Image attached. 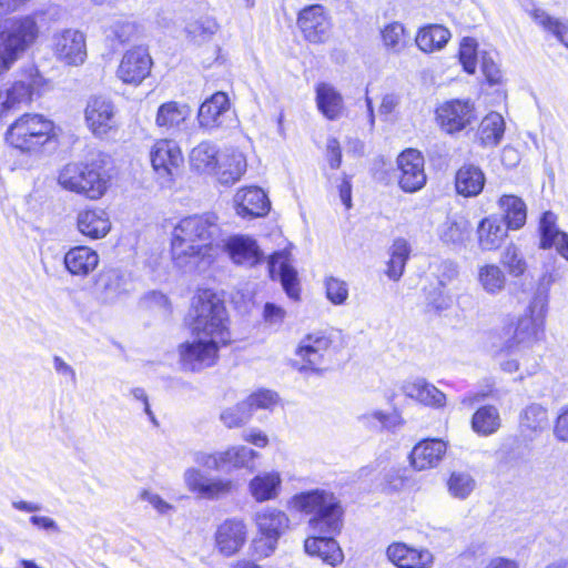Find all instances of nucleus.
Wrapping results in <instances>:
<instances>
[{"instance_id": "1", "label": "nucleus", "mask_w": 568, "mask_h": 568, "mask_svg": "<svg viewBox=\"0 0 568 568\" xmlns=\"http://www.w3.org/2000/svg\"><path fill=\"white\" fill-rule=\"evenodd\" d=\"M214 214L190 215L172 231L171 256L174 265L192 271L210 264L221 250V230Z\"/></svg>"}, {"instance_id": "2", "label": "nucleus", "mask_w": 568, "mask_h": 568, "mask_svg": "<svg viewBox=\"0 0 568 568\" xmlns=\"http://www.w3.org/2000/svg\"><path fill=\"white\" fill-rule=\"evenodd\" d=\"M186 325L193 337L226 346L231 343L230 322L223 301L211 290H200L192 297Z\"/></svg>"}, {"instance_id": "3", "label": "nucleus", "mask_w": 568, "mask_h": 568, "mask_svg": "<svg viewBox=\"0 0 568 568\" xmlns=\"http://www.w3.org/2000/svg\"><path fill=\"white\" fill-rule=\"evenodd\" d=\"M288 507L310 515V528L316 534L337 535L342 529L343 509L338 498L325 489H311L292 496Z\"/></svg>"}, {"instance_id": "4", "label": "nucleus", "mask_w": 568, "mask_h": 568, "mask_svg": "<svg viewBox=\"0 0 568 568\" xmlns=\"http://www.w3.org/2000/svg\"><path fill=\"white\" fill-rule=\"evenodd\" d=\"M58 183L67 191L98 200L106 192L109 178L105 175L102 161L92 159L65 164L59 171Z\"/></svg>"}, {"instance_id": "5", "label": "nucleus", "mask_w": 568, "mask_h": 568, "mask_svg": "<svg viewBox=\"0 0 568 568\" xmlns=\"http://www.w3.org/2000/svg\"><path fill=\"white\" fill-rule=\"evenodd\" d=\"M38 34L39 27L32 16L8 19L0 24V73L34 43Z\"/></svg>"}, {"instance_id": "6", "label": "nucleus", "mask_w": 568, "mask_h": 568, "mask_svg": "<svg viewBox=\"0 0 568 568\" xmlns=\"http://www.w3.org/2000/svg\"><path fill=\"white\" fill-rule=\"evenodd\" d=\"M53 122L39 113H26L7 130V142L24 153H37L53 136Z\"/></svg>"}, {"instance_id": "7", "label": "nucleus", "mask_w": 568, "mask_h": 568, "mask_svg": "<svg viewBox=\"0 0 568 568\" xmlns=\"http://www.w3.org/2000/svg\"><path fill=\"white\" fill-rule=\"evenodd\" d=\"M547 312V297L536 294L529 302L524 314L516 324L514 334L507 339L505 347L508 352H524L532 348L544 338L545 315Z\"/></svg>"}, {"instance_id": "8", "label": "nucleus", "mask_w": 568, "mask_h": 568, "mask_svg": "<svg viewBox=\"0 0 568 568\" xmlns=\"http://www.w3.org/2000/svg\"><path fill=\"white\" fill-rule=\"evenodd\" d=\"M332 338L325 332H313L304 336L295 351L297 359L293 366L301 373L321 374L327 368Z\"/></svg>"}, {"instance_id": "9", "label": "nucleus", "mask_w": 568, "mask_h": 568, "mask_svg": "<svg viewBox=\"0 0 568 568\" xmlns=\"http://www.w3.org/2000/svg\"><path fill=\"white\" fill-rule=\"evenodd\" d=\"M45 85L44 78L34 65L24 68L19 78L10 85L0 90V113H4L29 103L39 95Z\"/></svg>"}, {"instance_id": "10", "label": "nucleus", "mask_w": 568, "mask_h": 568, "mask_svg": "<svg viewBox=\"0 0 568 568\" xmlns=\"http://www.w3.org/2000/svg\"><path fill=\"white\" fill-rule=\"evenodd\" d=\"M150 161L161 186L170 187L184 159L179 144L171 139H159L150 149Z\"/></svg>"}, {"instance_id": "11", "label": "nucleus", "mask_w": 568, "mask_h": 568, "mask_svg": "<svg viewBox=\"0 0 568 568\" xmlns=\"http://www.w3.org/2000/svg\"><path fill=\"white\" fill-rule=\"evenodd\" d=\"M222 346L216 342L201 337L185 341L178 347L181 367L187 372H201L214 366Z\"/></svg>"}, {"instance_id": "12", "label": "nucleus", "mask_w": 568, "mask_h": 568, "mask_svg": "<svg viewBox=\"0 0 568 568\" xmlns=\"http://www.w3.org/2000/svg\"><path fill=\"white\" fill-rule=\"evenodd\" d=\"M436 120L446 133H458L473 125L477 120L475 104L469 100L446 101L437 106Z\"/></svg>"}, {"instance_id": "13", "label": "nucleus", "mask_w": 568, "mask_h": 568, "mask_svg": "<svg viewBox=\"0 0 568 568\" xmlns=\"http://www.w3.org/2000/svg\"><path fill=\"white\" fill-rule=\"evenodd\" d=\"M187 489L203 499H219L227 496L235 489V483L230 478L206 477L195 467H189L183 474Z\"/></svg>"}, {"instance_id": "14", "label": "nucleus", "mask_w": 568, "mask_h": 568, "mask_svg": "<svg viewBox=\"0 0 568 568\" xmlns=\"http://www.w3.org/2000/svg\"><path fill=\"white\" fill-rule=\"evenodd\" d=\"M397 180L399 187L406 193H414L426 184L425 161L423 154L415 149H407L397 156Z\"/></svg>"}, {"instance_id": "15", "label": "nucleus", "mask_w": 568, "mask_h": 568, "mask_svg": "<svg viewBox=\"0 0 568 568\" xmlns=\"http://www.w3.org/2000/svg\"><path fill=\"white\" fill-rule=\"evenodd\" d=\"M88 128L95 136H104L116 128V108L113 101L104 95L91 97L84 110Z\"/></svg>"}, {"instance_id": "16", "label": "nucleus", "mask_w": 568, "mask_h": 568, "mask_svg": "<svg viewBox=\"0 0 568 568\" xmlns=\"http://www.w3.org/2000/svg\"><path fill=\"white\" fill-rule=\"evenodd\" d=\"M54 57L68 64L80 65L87 59L85 36L75 29H64L52 36Z\"/></svg>"}, {"instance_id": "17", "label": "nucleus", "mask_w": 568, "mask_h": 568, "mask_svg": "<svg viewBox=\"0 0 568 568\" xmlns=\"http://www.w3.org/2000/svg\"><path fill=\"white\" fill-rule=\"evenodd\" d=\"M151 68L148 50L135 47L123 54L115 75L123 84L139 87L150 75Z\"/></svg>"}, {"instance_id": "18", "label": "nucleus", "mask_w": 568, "mask_h": 568, "mask_svg": "<svg viewBox=\"0 0 568 568\" xmlns=\"http://www.w3.org/2000/svg\"><path fill=\"white\" fill-rule=\"evenodd\" d=\"M129 276L123 271L119 268H106L98 276L95 295L102 304L111 305L121 301L129 294Z\"/></svg>"}, {"instance_id": "19", "label": "nucleus", "mask_w": 568, "mask_h": 568, "mask_svg": "<svg viewBox=\"0 0 568 568\" xmlns=\"http://www.w3.org/2000/svg\"><path fill=\"white\" fill-rule=\"evenodd\" d=\"M214 537L217 551L224 557H231L245 545L247 526L243 519L230 518L219 525Z\"/></svg>"}, {"instance_id": "20", "label": "nucleus", "mask_w": 568, "mask_h": 568, "mask_svg": "<svg viewBox=\"0 0 568 568\" xmlns=\"http://www.w3.org/2000/svg\"><path fill=\"white\" fill-rule=\"evenodd\" d=\"M226 251L231 261L241 266L253 267L260 264L264 254L256 240L248 235H233L227 240H221V247Z\"/></svg>"}, {"instance_id": "21", "label": "nucleus", "mask_w": 568, "mask_h": 568, "mask_svg": "<svg viewBox=\"0 0 568 568\" xmlns=\"http://www.w3.org/2000/svg\"><path fill=\"white\" fill-rule=\"evenodd\" d=\"M297 23L310 42L323 43L329 37L331 22L321 4L304 8L300 12Z\"/></svg>"}, {"instance_id": "22", "label": "nucleus", "mask_w": 568, "mask_h": 568, "mask_svg": "<svg viewBox=\"0 0 568 568\" xmlns=\"http://www.w3.org/2000/svg\"><path fill=\"white\" fill-rule=\"evenodd\" d=\"M268 271L273 280L278 278L283 290L292 300L300 297L297 272L292 265L291 252L285 248L273 253L268 258Z\"/></svg>"}, {"instance_id": "23", "label": "nucleus", "mask_w": 568, "mask_h": 568, "mask_svg": "<svg viewBox=\"0 0 568 568\" xmlns=\"http://www.w3.org/2000/svg\"><path fill=\"white\" fill-rule=\"evenodd\" d=\"M236 214L243 219H254L266 215L271 209V202L265 192L257 186L240 189L234 195Z\"/></svg>"}, {"instance_id": "24", "label": "nucleus", "mask_w": 568, "mask_h": 568, "mask_svg": "<svg viewBox=\"0 0 568 568\" xmlns=\"http://www.w3.org/2000/svg\"><path fill=\"white\" fill-rule=\"evenodd\" d=\"M387 559L397 568H430L433 555L427 549H417L404 542H393L386 548Z\"/></svg>"}, {"instance_id": "25", "label": "nucleus", "mask_w": 568, "mask_h": 568, "mask_svg": "<svg viewBox=\"0 0 568 568\" xmlns=\"http://www.w3.org/2000/svg\"><path fill=\"white\" fill-rule=\"evenodd\" d=\"M230 118V101L224 92H216L200 106L197 120L201 128L214 130L226 125Z\"/></svg>"}, {"instance_id": "26", "label": "nucleus", "mask_w": 568, "mask_h": 568, "mask_svg": "<svg viewBox=\"0 0 568 568\" xmlns=\"http://www.w3.org/2000/svg\"><path fill=\"white\" fill-rule=\"evenodd\" d=\"M253 521L260 535L278 539L290 528V517L276 507H263L253 516Z\"/></svg>"}, {"instance_id": "27", "label": "nucleus", "mask_w": 568, "mask_h": 568, "mask_svg": "<svg viewBox=\"0 0 568 568\" xmlns=\"http://www.w3.org/2000/svg\"><path fill=\"white\" fill-rule=\"evenodd\" d=\"M245 155L234 148H226L219 156L215 176L223 185H232L240 181L246 172Z\"/></svg>"}, {"instance_id": "28", "label": "nucleus", "mask_w": 568, "mask_h": 568, "mask_svg": "<svg viewBox=\"0 0 568 568\" xmlns=\"http://www.w3.org/2000/svg\"><path fill=\"white\" fill-rule=\"evenodd\" d=\"M540 248L555 247L557 253L568 261V233L557 226V215L550 211L545 212L539 222Z\"/></svg>"}, {"instance_id": "29", "label": "nucleus", "mask_w": 568, "mask_h": 568, "mask_svg": "<svg viewBox=\"0 0 568 568\" xmlns=\"http://www.w3.org/2000/svg\"><path fill=\"white\" fill-rule=\"evenodd\" d=\"M282 476L277 470L261 471L250 479L247 490L256 503L275 500L282 490Z\"/></svg>"}, {"instance_id": "30", "label": "nucleus", "mask_w": 568, "mask_h": 568, "mask_svg": "<svg viewBox=\"0 0 568 568\" xmlns=\"http://www.w3.org/2000/svg\"><path fill=\"white\" fill-rule=\"evenodd\" d=\"M100 257L95 250L79 245L71 247L63 258L65 270L73 276L87 277L99 265Z\"/></svg>"}, {"instance_id": "31", "label": "nucleus", "mask_w": 568, "mask_h": 568, "mask_svg": "<svg viewBox=\"0 0 568 568\" xmlns=\"http://www.w3.org/2000/svg\"><path fill=\"white\" fill-rule=\"evenodd\" d=\"M447 445L442 439H424L414 446L409 458L416 470L436 467L446 454Z\"/></svg>"}, {"instance_id": "32", "label": "nucleus", "mask_w": 568, "mask_h": 568, "mask_svg": "<svg viewBox=\"0 0 568 568\" xmlns=\"http://www.w3.org/2000/svg\"><path fill=\"white\" fill-rule=\"evenodd\" d=\"M318 535L306 538L304 542L305 551L311 556L321 558L325 564L336 567L344 559L339 545L333 538L334 535Z\"/></svg>"}, {"instance_id": "33", "label": "nucleus", "mask_w": 568, "mask_h": 568, "mask_svg": "<svg viewBox=\"0 0 568 568\" xmlns=\"http://www.w3.org/2000/svg\"><path fill=\"white\" fill-rule=\"evenodd\" d=\"M79 232L92 240L103 239L111 230L109 214L102 209H90L79 212L77 216Z\"/></svg>"}, {"instance_id": "34", "label": "nucleus", "mask_w": 568, "mask_h": 568, "mask_svg": "<svg viewBox=\"0 0 568 568\" xmlns=\"http://www.w3.org/2000/svg\"><path fill=\"white\" fill-rule=\"evenodd\" d=\"M405 396L432 407H443L446 395L424 378L408 379L402 385Z\"/></svg>"}, {"instance_id": "35", "label": "nucleus", "mask_w": 568, "mask_h": 568, "mask_svg": "<svg viewBox=\"0 0 568 568\" xmlns=\"http://www.w3.org/2000/svg\"><path fill=\"white\" fill-rule=\"evenodd\" d=\"M477 235L483 251L497 250L507 236V227L498 216L490 215L479 222Z\"/></svg>"}, {"instance_id": "36", "label": "nucleus", "mask_w": 568, "mask_h": 568, "mask_svg": "<svg viewBox=\"0 0 568 568\" xmlns=\"http://www.w3.org/2000/svg\"><path fill=\"white\" fill-rule=\"evenodd\" d=\"M191 110L189 105L176 101L162 103L156 112L155 124L158 128L169 132L178 131L189 119Z\"/></svg>"}, {"instance_id": "37", "label": "nucleus", "mask_w": 568, "mask_h": 568, "mask_svg": "<svg viewBox=\"0 0 568 568\" xmlns=\"http://www.w3.org/2000/svg\"><path fill=\"white\" fill-rule=\"evenodd\" d=\"M316 104L320 112L328 120H337L344 112L342 94L328 83H318L315 89Z\"/></svg>"}, {"instance_id": "38", "label": "nucleus", "mask_w": 568, "mask_h": 568, "mask_svg": "<svg viewBox=\"0 0 568 568\" xmlns=\"http://www.w3.org/2000/svg\"><path fill=\"white\" fill-rule=\"evenodd\" d=\"M219 156V150L213 143L201 142L190 153L191 169L200 174L215 175Z\"/></svg>"}, {"instance_id": "39", "label": "nucleus", "mask_w": 568, "mask_h": 568, "mask_svg": "<svg viewBox=\"0 0 568 568\" xmlns=\"http://www.w3.org/2000/svg\"><path fill=\"white\" fill-rule=\"evenodd\" d=\"M257 457L258 453L247 446H230L220 452L221 470L232 471L248 468Z\"/></svg>"}, {"instance_id": "40", "label": "nucleus", "mask_w": 568, "mask_h": 568, "mask_svg": "<svg viewBox=\"0 0 568 568\" xmlns=\"http://www.w3.org/2000/svg\"><path fill=\"white\" fill-rule=\"evenodd\" d=\"M455 185L458 194L476 196L485 185V175L478 166L466 164L457 171Z\"/></svg>"}, {"instance_id": "41", "label": "nucleus", "mask_w": 568, "mask_h": 568, "mask_svg": "<svg viewBox=\"0 0 568 568\" xmlns=\"http://www.w3.org/2000/svg\"><path fill=\"white\" fill-rule=\"evenodd\" d=\"M477 283L480 288L490 296L501 294L507 286V276L500 266L484 264L477 270Z\"/></svg>"}, {"instance_id": "42", "label": "nucleus", "mask_w": 568, "mask_h": 568, "mask_svg": "<svg viewBox=\"0 0 568 568\" xmlns=\"http://www.w3.org/2000/svg\"><path fill=\"white\" fill-rule=\"evenodd\" d=\"M519 426L521 432L539 434L548 428V410L541 404L531 403L527 405L519 415Z\"/></svg>"}, {"instance_id": "43", "label": "nucleus", "mask_w": 568, "mask_h": 568, "mask_svg": "<svg viewBox=\"0 0 568 568\" xmlns=\"http://www.w3.org/2000/svg\"><path fill=\"white\" fill-rule=\"evenodd\" d=\"M470 235V223L464 217L447 220L439 227L440 240L454 246H464Z\"/></svg>"}, {"instance_id": "44", "label": "nucleus", "mask_w": 568, "mask_h": 568, "mask_svg": "<svg viewBox=\"0 0 568 568\" xmlns=\"http://www.w3.org/2000/svg\"><path fill=\"white\" fill-rule=\"evenodd\" d=\"M501 425L498 409L493 405L479 407L471 417V429L479 436L495 434Z\"/></svg>"}, {"instance_id": "45", "label": "nucleus", "mask_w": 568, "mask_h": 568, "mask_svg": "<svg viewBox=\"0 0 568 568\" xmlns=\"http://www.w3.org/2000/svg\"><path fill=\"white\" fill-rule=\"evenodd\" d=\"M498 204L504 213L507 229L518 230L525 225L527 207L520 197L516 195H503Z\"/></svg>"}, {"instance_id": "46", "label": "nucleus", "mask_w": 568, "mask_h": 568, "mask_svg": "<svg viewBox=\"0 0 568 568\" xmlns=\"http://www.w3.org/2000/svg\"><path fill=\"white\" fill-rule=\"evenodd\" d=\"M446 487L450 497L465 500L475 491L477 481L469 470L457 469L449 474Z\"/></svg>"}, {"instance_id": "47", "label": "nucleus", "mask_w": 568, "mask_h": 568, "mask_svg": "<svg viewBox=\"0 0 568 568\" xmlns=\"http://www.w3.org/2000/svg\"><path fill=\"white\" fill-rule=\"evenodd\" d=\"M450 32L443 26L432 24L422 28L416 36V44L424 52H434L446 45Z\"/></svg>"}, {"instance_id": "48", "label": "nucleus", "mask_w": 568, "mask_h": 568, "mask_svg": "<svg viewBox=\"0 0 568 568\" xmlns=\"http://www.w3.org/2000/svg\"><path fill=\"white\" fill-rule=\"evenodd\" d=\"M505 133L504 118L497 112L488 113L478 128V139L484 146H496Z\"/></svg>"}, {"instance_id": "49", "label": "nucleus", "mask_w": 568, "mask_h": 568, "mask_svg": "<svg viewBox=\"0 0 568 568\" xmlns=\"http://www.w3.org/2000/svg\"><path fill=\"white\" fill-rule=\"evenodd\" d=\"M358 422L366 428L372 430L386 429L390 432L397 430L403 425L399 414L386 413L379 409L367 412L358 417Z\"/></svg>"}, {"instance_id": "50", "label": "nucleus", "mask_w": 568, "mask_h": 568, "mask_svg": "<svg viewBox=\"0 0 568 568\" xmlns=\"http://www.w3.org/2000/svg\"><path fill=\"white\" fill-rule=\"evenodd\" d=\"M410 254V246L408 242L398 237L394 240L390 248H389V261L387 263V276L393 281H398L405 270L406 262Z\"/></svg>"}, {"instance_id": "51", "label": "nucleus", "mask_w": 568, "mask_h": 568, "mask_svg": "<svg viewBox=\"0 0 568 568\" xmlns=\"http://www.w3.org/2000/svg\"><path fill=\"white\" fill-rule=\"evenodd\" d=\"M381 37L386 51L393 54L402 53L409 42L405 28L399 22L386 24L381 31Z\"/></svg>"}, {"instance_id": "52", "label": "nucleus", "mask_w": 568, "mask_h": 568, "mask_svg": "<svg viewBox=\"0 0 568 568\" xmlns=\"http://www.w3.org/2000/svg\"><path fill=\"white\" fill-rule=\"evenodd\" d=\"M219 29V23L211 17H201L192 20L185 27L189 38L195 43L209 41Z\"/></svg>"}, {"instance_id": "53", "label": "nucleus", "mask_w": 568, "mask_h": 568, "mask_svg": "<svg viewBox=\"0 0 568 568\" xmlns=\"http://www.w3.org/2000/svg\"><path fill=\"white\" fill-rule=\"evenodd\" d=\"M252 418L251 408L245 400L221 412L220 419L227 428H237L250 422Z\"/></svg>"}, {"instance_id": "54", "label": "nucleus", "mask_w": 568, "mask_h": 568, "mask_svg": "<svg viewBox=\"0 0 568 568\" xmlns=\"http://www.w3.org/2000/svg\"><path fill=\"white\" fill-rule=\"evenodd\" d=\"M531 17L538 24L550 31L565 47L568 48V22L566 23L555 20L541 9H535L531 12Z\"/></svg>"}, {"instance_id": "55", "label": "nucleus", "mask_w": 568, "mask_h": 568, "mask_svg": "<svg viewBox=\"0 0 568 568\" xmlns=\"http://www.w3.org/2000/svg\"><path fill=\"white\" fill-rule=\"evenodd\" d=\"M459 62L463 69L474 74L477 68V42L473 38H464L459 47Z\"/></svg>"}, {"instance_id": "56", "label": "nucleus", "mask_w": 568, "mask_h": 568, "mask_svg": "<svg viewBox=\"0 0 568 568\" xmlns=\"http://www.w3.org/2000/svg\"><path fill=\"white\" fill-rule=\"evenodd\" d=\"M503 264L507 267L511 276L518 277L526 271V261L519 248L515 245H508L503 254Z\"/></svg>"}, {"instance_id": "57", "label": "nucleus", "mask_w": 568, "mask_h": 568, "mask_svg": "<svg viewBox=\"0 0 568 568\" xmlns=\"http://www.w3.org/2000/svg\"><path fill=\"white\" fill-rule=\"evenodd\" d=\"M326 297L334 305H342L348 297L347 284L336 277H328L325 281Z\"/></svg>"}, {"instance_id": "58", "label": "nucleus", "mask_w": 568, "mask_h": 568, "mask_svg": "<svg viewBox=\"0 0 568 568\" xmlns=\"http://www.w3.org/2000/svg\"><path fill=\"white\" fill-rule=\"evenodd\" d=\"M245 403L251 408V414L256 409H272L277 403V395L267 389H261L251 394Z\"/></svg>"}, {"instance_id": "59", "label": "nucleus", "mask_w": 568, "mask_h": 568, "mask_svg": "<svg viewBox=\"0 0 568 568\" xmlns=\"http://www.w3.org/2000/svg\"><path fill=\"white\" fill-rule=\"evenodd\" d=\"M262 317L267 326L278 328L286 317V311L275 303L267 302L263 307Z\"/></svg>"}, {"instance_id": "60", "label": "nucleus", "mask_w": 568, "mask_h": 568, "mask_svg": "<svg viewBox=\"0 0 568 568\" xmlns=\"http://www.w3.org/2000/svg\"><path fill=\"white\" fill-rule=\"evenodd\" d=\"M277 544L278 539L260 535L252 542L253 556L257 559L267 558L275 552Z\"/></svg>"}, {"instance_id": "61", "label": "nucleus", "mask_w": 568, "mask_h": 568, "mask_svg": "<svg viewBox=\"0 0 568 568\" xmlns=\"http://www.w3.org/2000/svg\"><path fill=\"white\" fill-rule=\"evenodd\" d=\"M193 462L201 467L211 470H221L220 452L206 453L197 450L193 453Z\"/></svg>"}, {"instance_id": "62", "label": "nucleus", "mask_w": 568, "mask_h": 568, "mask_svg": "<svg viewBox=\"0 0 568 568\" xmlns=\"http://www.w3.org/2000/svg\"><path fill=\"white\" fill-rule=\"evenodd\" d=\"M458 276V265L452 261H444L438 266V283L445 287Z\"/></svg>"}, {"instance_id": "63", "label": "nucleus", "mask_w": 568, "mask_h": 568, "mask_svg": "<svg viewBox=\"0 0 568 568\" xmlns=\"http://www.w3.org/2000/svg\"><path fill=\"white\" fill-rule=\"evenodd\" d=\"M481 70L490 83H498L501 75L500 70L494 59L486 52L481 55Z\"/></svg>"}, {"instance_id": "64", "label": "nucleus", "mask_w": 568, "mask_h": 568, "mask_svg": "<svg viewBox=\"0 0 568 568\" xmlns=\"http://www.w3.org/2000/svg\"><path fill=\"white\" fill-rule=\"evenodd\" d=\"M554 434L560 442H568V406L562 407L556 419Z\"/></svg>"}]
</instances>
